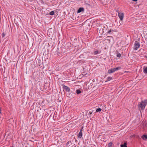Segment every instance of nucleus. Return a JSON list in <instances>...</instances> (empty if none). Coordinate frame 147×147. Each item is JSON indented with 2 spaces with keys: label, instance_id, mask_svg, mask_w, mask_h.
Listing matches in <instances>:
<instances>
[{
  "label": "nucleus",
  "instance_id": "26",
  "mask_svg": "<svg viewBox=\"0 0 147 147\" xmlns=\"http://www.w3.org/2000/svg\"><path fill=\"white\" fill-rule=\"evenodd\" d=\"M133 1H137V0H132Z\"/></svg>",
  "mask_w": 147,
  "mask_h": 147
},
{
  "label": "nucleus",
  "instance_id": "5",
  "mask_svg": "<svg viewBox=\"0 0 147 147\" xmlns=\"http://www.w3.org/2000/svg\"><path fill=\"white\" fill-rule=\"evenodd\" d=\"M115 71L114 70V68H111L108 70V73L109 74H111L115 72Z\"/></svg>",
  "mask_w": 147,
  "mask_h": 147
},
{
  "label": "nucleus",
  "instance_id": "8",
  "mask_svg": "<svg viewBox=\"0 0 147 147\" xmlns=\"http://www.w3.org/2000/svg\"><path fill=\"white\" fill-rule=\"evenodd\" d=\"M83 129V127H82V128L81 129L80 132H79L78 135V137L79 138H81L82 136V130Z\"/></svg>",
  "mask_w": 147,
  "mask_h": 147
},
{
  "label": "nucleus",
  "instance_id": "24",
  "mask_svg": "<svg viewBox=\"0 0 147 147\" xmlns=\"http://www.w3.org/2000/svg\"><path fill=\"white\" fill-rule=\"evenodd\" d=\"M57 52H59V49H58L57 50Z\"/></svg>",
  "mask_w": 147,
  "mask_h": 147
},
{
  "label": "nucleus",
  "instance_id": "22",
  "mask_svg": "<svg viewBox=\"0 0 147 147\" xmlns=\"http://www.w3.org/2000/svg\"><path fill=\"white\" fill-rule=\"evenodd\" d=\"M92 112L90 111L89 113V115H91L92 114Z\"/></svg>",
  "mask_w": 147,
  "mask_h": 147
},
{
  "label": "nucleus",
  "instance_id": "4",
  "mask_svg": "<svg viewBox=\"0 0 147 147\" xmlns=\"http://www.w3.org/2000/svg\"><path fill=\"white\" fill-rule=\"evenodd\" d=\"M63 89H65L66 91L69 92L70 91V88L64 85H62Z\"/></svg>",
  "mask_w": 147,
  "mask_h": 147
},
{
  "label": "nucleus",
  "instance_id": "9",
  "mask_svg": "<svg viewBox=\"0 0 147 147\" xmlns=\"http://www.w3.org/2000/svg\"><path fill=\"white\" fill-rule=\"evenodd\" d=\"M143 72L145 74H147V67H144Z\"/></svg>",
  "mask_w": 147,
  "mask_h": 147
},
{
  "label": "nucleus",
  "instance_id": "20",
  "mask_svg": "<svg viewBox=\"0 0 147 147\" xmlns=\"http://www.w3.org/2000/svg\"><path fill=\"white\" fill-rule=\"evenodd\" d=\"M121 56V54L119 53H117V56L119 57H120Z\"/></svg>",
  "mask_w": 147,
  "mask_h": 147
},
{
  "label": "nucleus",
  "instance_id": "12",
  "mask_svg": "<svg viewBox=\"0 0 147 147\" xmlns=\"http://www.w3.org/2000/svg\"><path fill=\"white\" fill-rule=\"evenodd\" d=\"M120 146L121 147H127V143L124 142L123 144H121Z\"/></svg>",
  "mask_w": 147,
  "mask_h": 147
},
{
  "label": "nucleus",
  "instance_id": "1",
  "mask_svg": "<svg viewBox=\"0 0 147 147\" xmlns=\"http://www.w3.org/2000/svg\"><path fill=\"white\" fill-rule=\"evenodd\" d=\"M147 104V100H144L141 101L139 103L138 107L141 109L144 110Z\"/></svg>",
  "mask_w": 147,
  "mask_h": 147
},
{
  "label": "nucleus",
  "instance_id": "16",
  "mask_svg": "<svg viewBox=\"0 0 147 147\" xmlns=\"http://www.w3.org/2000/svg\"><path fill=\"white\" fill-rule=\"evenodd\" d=\"M54 13L55 12L54 11H52L50 12L49 15L52 16L54 14Z\"/></svg>",
  "mask_w": 147,
  "mask_h": 147
},
{
  "label": "nucleus",
  "instance_id": "23",
  "mask_svg": "<svg viewBox=\"0 0 147 147\" xmlns=\"http://www.w3.org/2000/svg\"><path fill=\"white\" fill-rule=\"evenodd\" d=\"M111 32V30H109L108 32V33H110Z\"/></svg>",
  "mask_w": 147,
  "mask_h": 147
},
{
  "label": "nucleus",
  "instance_id": "25",
  "mask_svg": "<svg viewBox=\"0 0 147 147\" xmlns=\"http://www.w3.org/2000/svg\"><path fill=\"white\" fill-rule=\"evenodd\" d=\"M1 108L0 107V113H1Z\"/></svg>",
  "mask_w": 147,
  "mask_h": 147
},
{
  "label": "nucleus",
  "instance_id": "11",
  "mask_svg": "<svg viewBox=\"0 0 147 147\" xmlns=\"http://www.w3.org/2000/svg\"><path fill=\"white\" fill-rule=\"evenodd\" d=\"M72 144L71 142V141H69L66 144V145L67 146H69Z\"/></svg>",
  "mask_w": 147,
  "mask_h": 147
},
{
  "label": "nucleus",
  "instance_id": "21",
  "mask_svg": "<svg viewBox=\"0 0 147 147\" xmlns=\"http://www.w3.org/2000/svg\"><path fill=\"white\" fill-rule=\"evenodd\" d=\"M101 111V109L100 108H98L96 110V112H100Z\"/></svg>",
  "mask_w": 147,
  "mask_h": 147
},
{
  "label": "nucleus",
  "instance_id": "3",
  "mask_svg": "<svg viewBox=\"0 0 147 147\" xmlns=\"http://www.w3.org/2000/svg\"><path fill=\"white\" fill-rule=\"evenodd\" d=\"M118 15L120 20L121 21L123 20L124 17V14L123 13H121L119 12Z\"/></svg>",
  "mask_w": 147,
  "mask_h": 147
},
{
  "label": "nucleus",
  "instance_id": "14",
  "mask_svg": "<svg viewBox=\"0 0 147 147\" xmlns=\"http://www.w3.org/2000/svg\"><path fill=\"white\" fill-rule=\"evenodd\" d=\"M76 92L77 94H78L81 93V91L80 90L78 89L76 90Z\"/></svg>",
  "mask_w": 147,
  "mask_h": 147
},
{
  "label": "nucleus",
  "instance_id": "17",
  "mask_svg": "<svg viewBox=\"0 0 147 147\" xmlns=\"http://www.w3.org/2000/svg\"><path fill=\"white\" fill-rule=\"evenodd\" d=\"M112 145V143L111 142L109 143L108 145V147H111Z\"/></svg>",
  "mask_w": 147,
  "mask_h": 147
},
{
  "label": "nucleus",
  "instance_id": "2",
  "mask_svg": "<svg viewBox=\"0 0 147 147\" xmlns=\"http://www.w3.org/2000/svg\"><path fill=\"white\" fill-rule=\"evenodd\" d=\"M140 47V44L139 42L136 41L135 42L134 49V50H137Z\"/></svg>",
  "mask_w": 147,
  "mask_h": 147
},
{
  "label": "nucleus",
  "instance_id": "6",
  "mask_svg": "<svg viewBox=\"0 0 147 147\" xmlns=\"http://www.w3.org/2000/svg\"><path fill=\"white\" fill-rule=\"evenodd\" d=\"M101 52L100 51L98 50H94V55H96L98 54H99Z\"/></svg>",
  "mask_w": 147,
  "mask_h": 147
},
{
  "label": "nucleus",
  "instance_id": "19",
  "mask_svg": "<svg viewBox=\"0 0 147 147\" xmlns=\"http://www.w3.org/2000/svg\"><path fill=\"white\" fill-rule=\"evenodd\" d=\"M5 34L3 32L2 34L1 35V37L2 38H3L5 37Z\"/></svg>",
  "mask_w": 147,
  "mask_h": 147
},
{
  "label": "nucleus",
  "instance_id": "10",
  "mask_svg": "<svg viewBox=\"0 0 147 147\" xmlns=\"http://www.w3.org/2000/svg\"><path fill=\"white\" fill-rule=\"evenodd\" d=\"M142 139L144 140H146L147 139V136L145 135H143L141 137Z\"/></svg>",
  "mask_w": 147,
  "mask_h": 147
},
{
  "label": "nucleus",
  "instance_id": "18",
  "mask_svg": "<svg viewBox=\"0 0 147 147\" xmlns=\"http://www.w3.org/2000/svg\"><path fill=\"white\" fill-rule=\"evenodd\" d=\"M115 71L120 69H121V67H118L116 68H114Z\"/></svg>",
  "mask_w": 147,
  "mask_h": 147
},
{
  "label": "nucleus",
  "instance_id": "7",
  "mask_svg": "<svg viewBox=\"0 0 147 147\" xmlns=\"http://www.w3.org/2000/svg\"><path fill=\"white\" fill-rule=\"evenodd\" d=\"M84 9L83 7H80L79 8L78 10L77 13H80L81 12L84 11Z\"/></svg>",
  "mask_w": 147,
  "mask_h": 147
},
{
  "label": "nucleus",
  "instance_id": "15",
  "mask_svg": "<svg viewBox=\"0 0 147 147\" xmlns=\"http://www.w3.org/2000/svg\"><path fill=\"white\" fill-rule=\"evenodd\" d=\"M112 79V78L111 77H109L107 78V81H106V82L110 81Z\"/></svg>",
  "mask_w": 147,
  "mask_h": 147
},
{
  "label": "nucleus",
  "instance_id": "13",
  "mask_svg": "<svg viewBox=\"0 0 147 147\" xmlns=\"http://www.w3.org/2000/svg\"><path fill=\"white\" fill-rule=\"evenodd\" d=\"M65 48H61V53H65L66 52L65 51Z\"/></svg>",
  "mask_w": 147,
  "mask_h": 147
}]
</instances>
